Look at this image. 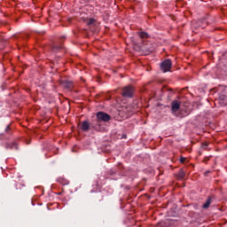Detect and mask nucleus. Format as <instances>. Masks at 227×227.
Here are the masks:
<instances>
[{
	"label": "nucleus",
	"mask_w": 227,
	"mask_h": 227,
	"mask_svg": "<svg viewBox=\"0 0 227 227\" xmlns=\"http://www.w3.org/2000/svg\"><path fill=\"white\" fill-rule=\"evenodd\" d=\"M136 90L134 89L133 86H126L122 89V97H127L128 98H132V97H134V93H135Z\"/></svg>",
	"instance_id": "f257e3e1"
},
{
	"label": "nucleus",
	"mask_w": 227,
	"mask_h": 227,
	"mask_svg": "<svg viewBox=\"0 0 227 227\" xmlns=\"http://www.w3.org/2000/svg\"><path fill=\"white\" fill-rule=\"evenodd\" d=\"M172 63L170 59H166L160 64L162 72H169L171 70Z\"/></svg>",
	"instance_id": "f03ea898"
},
{
	"label": "nucleus",
	"mask_w": 227,
	"mask_h": 227,
	"mask_svg": "<svg viewBox=\"0 0 227 227\" xmlns=\"http://www.w3.org/2000/svg\"><path fill=\"white\" fill-rule=\"evenodd\" d=\"M97 118L99 121H109L111 120V115L104 112H98L97 114Z\"/></svg>",
	"instance_id": "7ed1b4c3"
},
{
	"label": "nucleus",
	"mask_w": 227,
	"mask_h": 227,
	"mask_svg": "<svg viewBox=\"0 0 227 227\" xmlns=\"http://www.w3.org/2000/svg\"><path fill=\"white\" fill-rule=\"evenodd\" d=\"M180 109V102L178 100H174L171 103V111L172 113H176Z\"/></svg>",
	"instance_id": "20e7f679"
},
{
	"label": "nucleus",
	"mask_w": 227,
	"mask_h": 227,
	"mask_svg": "<svg viewBox=\"0 0 227 227\" xmlns=\"http://www.w3.org/2000/svg\"><path fill=\"white\" fill-rule=\"evenodd\" d=\"M82 130H83L84 132H86L87 130H90V122H88V121H84L82 122V126H81Z\"/></svg>",
	"instance_id": "39448f33"
},
{
	"label": "nucleus",
	"mask_w": 227,
	"mask_h": 227,
	"mask_svg": "<svg viewBox=\"0 0 227 227\" xmlns=\"http://www.w3.org/2000/svg\"><path fill=\"white\" fill-rule=\"evenodd\" d=\"M7 150H19L17 143H10L6 145Z\"/></svg>",
	"instance_id": "423d86ee"
},
{
	"label": "nucleus",
	"mask_w": 227,
	"mask_h": 227,
	"mask_svg": "<svg viewBox=\"0 0 227 227\" xmlns=\"http://www.w3.org/2000/svg\"><path fill=\"white\" fill-rule=\"evenodd\" d=\"M212 203V198H207V201L204 203V205L202 206L203 208H208V207H210Z\"/></svg>",
	"instance_id": "0eeeda50"
},
{
	"label": "nucleus",
	"mask_w": 227,
	"mask_h": 227,
	"mask_svg": "<svg viewBox=\"0 0 227 227\" xmlns=\"http://www.w3.org/2000/svg\"><path fill=\"white\" fill-rule=\"evenodd\" d=\"M58 182L59 184H61V185H68V181L63 177H59Z\"/></svg>",
	"instance_id": "6e6552de"
},
{
	"label": "nucleus",
	"mask_w": 227,
	"mask_h": 227,
	"mask_svg": "<svg viewBox=\"0 0 227 227\" xmlns=\"http://www.w3.org/2000/svg\"><path fill=\"white\" fill-rule=\"evenodd\" d=\"M138 36L140 38H148V34L146 32H138Z\"/></svg>",
	"instance_id": "1a4fd4ad"
},
{
	"label": "nucleus",
	"mask_w": 227,
	"mask_h": 227,
	"mask_svg": "<svg viewBox=\"0 0 227 227\" xmlns=\"http://www.w3.org/2000/svg\"><path fill=\"white\" fill-rule=\"evenodd\" d=\"M87 24L88 26H93V24H95V19H89Z\"/></svg>",
	"instance_id": "9d476101"
},
{
	"label": "nucleus",
	"mask_w": 227,
	"mask_h": 227,
	"mask_svg": "<svg viewBox=\"0 0 227 227\" xmlns=\"http://www.w3.org/2000/svg\"><path fill=\"white\" fill-rule=\"evenodd\" d=\"M22 187H24V184H22L20 183L16 184V189H22Z\"/></svg>",
	"instance_id": "9b49d317"
},
{
	"label": "nucleus",
	"mask_w": 227,
	"mask_h": 227,
	"mask_svg": "<svg viewBox=\"0 0 227 227\" xmlns=\"http://www.w3.org/2000/svg\"><path fill=\"white\" fill-rule=\"evenodd\" d=\"M185 160H186L185 158H184V157L180 158V162H181L182 164H184V162H185Z\"/></svg>",
	"instance_id": "f8f14e48"
}]
</instances>
